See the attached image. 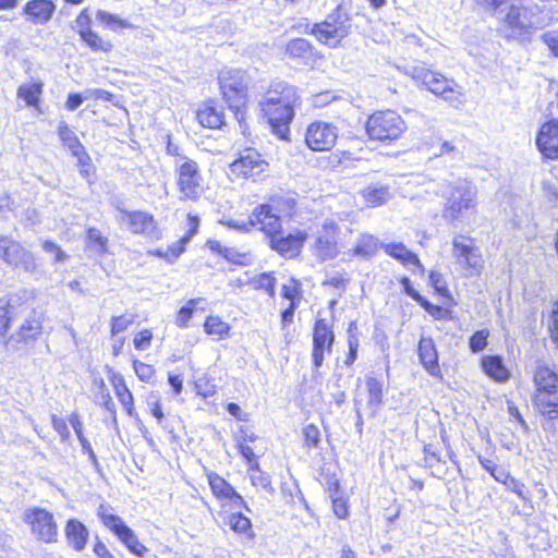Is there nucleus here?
Returning a JSON list of instances; mask_svg holds the SVG:
<instances>
[{
    "label": "nucleus",
    "instance_id": "f257e3e1",
    "mask_svg": "<svg viewBox=\"0 0 558 558\" xmlns=\"http://www.w3.org/2000/svg\"><path fill=\"white\" fill-rule=\"evenodd\" d=\"M298 101L295 88L284 82L271 83L258 100L263 117L281 140L288 138L289 125L294 118V107Z\"/></svg>",
    "mask_w": 558,
    "mask_h": 558
},
{
    "label": "nucleus",
    "instance_id": "f03ea898",
    "mask_svg": "<svg viewBox=\"0 0 558 558\" xmlns=\"http://www.w3.org/2000/svg\"><path fill=\"white\" fill-rule=\"evenodd\" d=\"M446 202L444 204V217L448 221L463 222L469 216L474 215L477 208V189L463 179L458 180L444 194Z\"/></svg>",
    "mask_w": 558,
    "mask_h": 558
},
{
    "label": "nucleus",
    "instance_id": "7ed1b4c3",
    "mask_svg": "<svg viewBox=\"0 0 558 558\" xmlns=\"http://www.w3.org/2000/svg\"><path fill=\"white\" fill-rule=\"evenodd\" d=\"M407 74L417 84L425 86L434 95L441 97L450 106L459 108L464 104V93L460 85L441 73L424 66H412Z\"/></svg>",
    "mask_w": 558,
    "mask_h": 558
},
{
    "label": "nucleus",
    "instance_id": "20e7f679",
    "mask_svg": "<svg viewBox=\"0 0 558 558\" xmlns=\"http://www.w3.org/2000/svg\"><path fill=\"white\" fill-rule=\"evenodd\" d=\"M250 82L248 74L240 69H225L219 74V84L223 99L230 109L234 110L238 119H240V116L243 118L241 109L247 102Z\"/></svg>",
    "mask_w": 558,
    "mask_h": 558
},
{
    "label": "nucleus",
    "instance_id": "39448f33",
    "mask_svg": "<svg viewBox=\"0 0 558 558\" xmlns=\"http://www.w3.org/2000/svg\"><path fill=\"white\" fill-rule=\"evenodd\" d=\"M408 126L393 110L376 111L367 120L366 132L371 140L391 143L399 140Z\"/></svg>",
    "mask_w": 558,
    "mask_h": 558
},
{
    "label": "nucleus",
    "instance_id": "423d86ee",
    "mask_svg": "<svg viewBox=\"0 0 558 558\" xmlns=\"http://www.w3.org/2000/svg\"><path fill=\"white\" fill-rule=\"evenodd\" d=\"M501 20L500 32L511 39H525L532 31L542 26V20L529 8L510 7Z\"/></svg>",
    "mask_w": 558,
    "mask_h": 558
},
{
    "label": "nucleus",
    "instance_id": "0eeeda50",
    "mask_svg": "<svg viewBox=\"0 0 558 558\" xmlns=\"http://www.w3.org/2000/svg\"><path fill=\"white\" fill-rule=\"evenodd\" d=\"M350 32L349 15L340 8L329 14L324 22L316 23L311 29L318 41L330 48H337Z\"/></svg>",
    "mask_w": 558,
    "mask_h": 558
},
{
    "label": "nucleus",
    "instance_id": "6e6552de",
    "mask_svg": "<svg viewBox=\"0 0 558 558\" xmlns=\"http://www.w3.org/2000/svg\"><path fill=\"white\" fill-rule=\"evenodd\" d=\"M177 186L181 201L196 202L204 193L203 178L198 163L193 159H179L177 162Z\"/></svg>",
    "mask_w": 558,
    "mask_h": 558
},
{
    "label": "nucleus",
    "instance_id": "1a4fd4ad",
    "mask_svg": "<svg viewBox=\"0 0 558 558\" xmlns=\"http://www.w3.org/2000/svg\"><path fill=\"white\" fill-rule=\"evenodd\" d=\"M452 256L466 276L480 275L484 267L481 248L476 245L475 239L469 235L456 234L452 238Z\"/></svg>",
    "mask_w": 558,
    "mask_h": 558
},
{
    "label": "nucleus",
    "instance_id": "9d476101",
    "mask_svg": "<svg viewBox=\"0 0 558 558\" xmlns=\"http://www.w3.org/2000/svg\"><path fill=\"white\" fill-rule=\"evenodd\" d=\"M281 203H284L289 208L294 205L292 198H274L270 204L258 205L250 216L251 228L256 227L263 231L268 240L278 233L282 229L279 217V214L283 213V209L280 208Z\"/></svg>",
    "mask_w": 558,
    "mask_h": 558
},
{
    "label": "nucleus",
    "instance_id": "9b49d317",
    "mask_svg": "<svg viewBox=\"0 0 558 558\" xmlns=\"http://www.w3.org/2000/svg\"><path fill=\"white\" fill-rule=\"evenodd\" d=\"M0 259L26 272H34L37 269L34 254L9 236L0 235Z\"/></svg>",
    "mask_w": 558,
    "mask_h": 558
},
{
    "label": "nucleus",
    "instance_id": "f8f14e48",
    "mask_svg": "<svg viewBox=\"0 0 558 558\" xmlns=\"http://www.w3.org/2000/svg\"><path fill=\"white\" fill-rule=\"evenodd\" d=\"M23 520L31 526L33 534L46 543L57 541L58 526L53 514L46 509L32 507L25 509Z\"/></svg>",
    "mask_w": 558,
    "mask_h": 558
},
{
    "label": "nucleus",
    "instance_id": "ddd939ff",
    "mask_svg": "<svg viewBox=\"0 0 558 558\" xmlns=\"http://www.w3.org/2000/svg\"><path fill=\"white\" fill-rule=\"evenodd\" d=\"M338 134V128L332 123L315 121L306 128L305 143L311 150L327 151L335 146Z\"/></svg>",
    "mask_w": 558,
    "mask_h": 558
},
{
    "label": "nucleus",
    "instance_id": "4468645a",
    "mask_svg": "<svg viewBox=\"0 0 558 558\" xmlns=\"http://www.w3.org/2000/svg\"><path fill=\"white\" fill-rule=\"evenodd\" d=\"M268 162L254 148L244 149L230 165V171L239 178L255 179L267 171Z\"/></svg>",
    "mask_w": 558,
    "mask_h": 558
},
{
    "label": "nucleus",
    "instance_id": "2eb2a0df",
    "mask_svg": "<svg viewBox=\"0 0 558 558\" xmlns=\"http://www.w3.org/2000/svg\"><path fill=\"white\" fill-rule=\"evenodd\" d=\"M118 220L126 223L129 230L133 233L143 234L150 239H159L161 236V231L157 226V221L154 216L147 211L120 210Z\"/></svg>",
    "mask_w": 558,
    "mask_h": 558
},
{
    "label": "nucleus",
    "instance_id": "dca6fc26",
    "mask_svg": "<svg viewBox=\"0 0 558 558\" xmlns=\"http://www.w3.org/2000/svg\"><path fill=\"white\" fill-rule=\"evenodd\" d=\"M306 239L307 232L305 230L296 229L284 235L281 229L268 240V244L271 250L281 256L292 258L300 254Z\"/></svg>",
    "mask_w": 558,
    "mask_h": 558
},
{
    "label": "nucleus",
    "instance_id": "f3484780",
    "mask_svg": "<svg viewBox=\"0 0 558 558\" xmlns=\"http://www.w3.org/2000/svg\"><path fill=\"white\" fill-rule=\"evenodd\" d=\"M338 226L332 219H326L322 228L317 231V236L314 244V253L323 260L335 258L338 253V244L336 235Z\"/></svg>",
    "mask_w": 558,
    "mask_h": 558
},
{
    "label": "nucleus",
    "instance_id": "a211bd4d",
    "mask_svg": "<svg viewBox=\"0 0 558 558\" xmlns=\"http://www.w3.org/2000/svg\"><path fill=\"white\" fill-rule=\"evenodd\" d=\"M335 341L331 326L326 319H318L313 331V362L315 367H320L325 352H330Z\"/></svg>",
    "mask_w": 558,
    "mask_h": 558
},
{
    "label": "nucleus",
    "instance_id": "6ab92c4d",
    "mask_svg": "<svg viewBox=\"0 0 558 558\" xmlns=\"http://www.w3.org/2000/svg\"><path fill=\"white\" fill-rule=\"evenodd\" d=\"M536 146L547 159H558V121L545 122L536 136Z\"/></svg>",
    "mask_w": 558,
    "mask_h": 558
},
{
    "label": "nucleus",
    "instance_id": "aec40b11",
    "mask_svg": "<svg viewBox=\"0 0 558 558\" xmlns=\"http://www.w3.org/2000/svg\"><path fill=\"white\" fill-rule=\"evenodd\" d=\"M210 489L215 497L221 501L231 505L234 508H245L246 506L243 497L235 492V489L220 475L211 472L207 475Z\"/></svg>",
    "mask_w": 558,
    "mask_h": 558
},
{
    "label": "nucleus",
    "instance_id": "412c9836",
    "mask_svg": "<svg viewBox=\"0 0 558 558\" xmlns=\"http://www.w3.org/2000/svg\"><path fill=\"white\" fill-rule=\"evenodd\" d=\"M56 11V4L51 0H29L23 8V15L35 25L47 24Z\"/></svg>",
    "mask_w": 558,
    "mask_h": 558
},
{
    "label": "nucleus",
    "instance_id": "4be33fe9",
    "mask_svg": "<svg viewBox=\"0 0 558 558\" xmlns=\"http://www.w3.org/2000/svg\"><path fill=\"white\" fill-rule=\"evenodd\" d=\"M418 356L423 367L430 376H441L438 353L432 338H421L418 342Z\"/></svg>",
    "mask_w": 558,
    "mask_h": 558
},
{
    "label": "nucleus",
    "instance_id": "5701e85b",
    "mask_svg": "<svg viewBox=\"0 0 558 558\" xmlns=\"http://www.w3.org/2000/svg\"><path fill=\"white\" fill-rule=\"evenodd\" d=\"M58 134L63 145L71 151V154L77 158L82 166H86L89 162V156L85 151L84 146L75 135V133L69 128L65 122H61L58 126Z\"/></svg>",
    "mask_w": 558,
    "mask_h": 558
},
{
    "label": "nucleus",
    "instance_id": "b1692460",
    "mask_svg": "<svg viewBox=\"0 0 558 558\" xmlns=\"http://www.w3.org/2000/svg\"><path fill=\"white\" fill-rule=\"evenodd\" d=\"M482 368L488 377L498 383H505L510 377L509 369L505 366L502 359L497 355L483 356Z\"/></svg>",
    "mask_w": 558,
    "mask_h": 558
},
{
    "label": "nucleus",
    "instance_id": "393cba45",
    "mask_svg": "<svg viewBox=\"0 0 558 558\" xmlns=\"http://www.w3.org/2000/svg\"><path fill=\"white\" fill-rule=\"evenodd\" d=\"M378 250V240L372 234H361L356 240L354 246L349 250L345 254L350 257H356L360 259H368Z\"/></svg>",
    "mask_w": 558,
    "mask_h": 558
},
{
    "label": "nucleus",
    "instance_id": "a878e982",
    "mask_svg": "<svg viewBox=\"0 0 558 558\" xmlns=\"http://www.w3.org/2000/svg\"><path fill=\"white\" fill-rule=\"evenodd\" d=\"M534 403L541 413L548 415L550 418H556L555 414L558 413V387L553 390L535 392Z\"/></svg>",
    "mask_w": 558,
    "mask_h": 558
},
{
    "label": "nucleus",
    "instance_id": "bb28decb",
    "mask_svg": "<svg viewBox=\"0 0 558 558\" xmlns=\"http://www.w3.org/2000/svg\"><path fill=\"white\" fill-rule=\"evenodd\" d=\"M97 515L101 520L102 524L114 533L118 538L125 530L129 529L122 518L113 513V509L110 505L101 504L97 509Z\"/></svg>",
    "mask_w": 558,
    "mask_h": 558
},
{
    "label": "nucleus",
    "instance_id": "cd10ccee",
    "mask_svg": "<svg viewBox=\"0 0 558 558\" xmlns=\"http://www.w3.org/2000/svg\"><path fill=\"white\" fill-rule=\"evenodd\" d=\"M65 535L70 545L77 551L85 548L88 531L86 526L78 520H69L65 526Z\"/></svg>",
    "mask_w": 558,
    "mask_h": 558
},
{
    "label": "nucleus",
    "instance_id": "c85d7f7f",
    "mask_svg": "<svg viewBox=\"0 0 558 558\" xmlns=\"http://www.w3.org/2000/svg\"><path fill=\"white\" fill-rule=\"evenodd\" d=\"M111 383L113 385L117 398L119 399L121 404L124 407L126 413L130 416H134L136 413H135V409H134L133 395L130 391V389L128 388L123 376L120 374H114L111 378Z\"/></svg>",
    "mask_w": 558,
    "mask_h": 558
},
{
    "label": "nucleus",
    "instance_id": "c756f323",
    "mask_svg": "<svg viewBox=\"0 0 558 558\" xmlns=\"http://www.w3.org/2000/svg\"><path fill=\"white\" fill-rule=\"evenodd\" d=\"M198 123L204 128L218 129L223 124V113L211 104H204L196 112Z\"/></svg>",
    "mask_w": 558,
    "mask_h": 558
},
{
    "label": "nucleus",
    "instance_id": "7c9ffc66",
    "mask_svg": "<svg viewBox=\"0 0 558 558\" xmlns=\"http://www.w3.org/2000/svg\"><path fill=\"white\" fill-rule=\"evenodd\" d=\"M286 52L290 58L298 59L306 64L313 56V47L304 38H295L288 43Z\"/></svg>",
    "mask_w": 558,
    "mask_h": 558
},
{
    "label": "nucleus",
    "instance_id": "2f4dec72",
    "mask_svg": "<svg viewBox=\"0 0 558 558\" xmlns=\"http://www.w3.org/2000/svg\"><path fill=\"white\" fill-rule=\"evenodd\" d=\"M533 380L536 386V392L558 388L557 374L553 372L549 367L544 365H539L536 367Z\"/></svg>",
    "mask_w": 558,
    "mask_h": 558
},
{
    "label": "nucleus",
    "instance_id": "473e14b6",
    "mask_svg": "<svg viewBox=\"0 0 558 558\" xmlns=\"http://www.w3.org/2000/svg\"><path fill=\"white\" fill-rule=\"evenodd\" d=\"M361 194L364 202L371 207L381 206L391 197L389 189L378 184L368 185Z\"/></svg>",
    "mask_w": 558,
    "mask_h": 558
},
{
    "label": "nucleus",
    "instance_id": "72a5a7b5",
    "mask_svg": "<svg viewBox=\"0 0 558 558\" xmlns=\"http://www.w3.org/2000/svg\"><path fill=\"white\" fill-rule=\"evenodd\" d=\"M384 250L386 254L400 260L405 266L414 265L418 268L422 267L418 257L409 251L402 243L386 244L384 245Z\"/></svg>",
    "mask_w": 558,
    "mask_h": 558
},
{
    "label": "nucleus",
    "instance_id": "f704fd0d",
    "mask_svg": "<svg viewBox=\"0 0 558 558\" xmlns=\"http://www.w3.org/2000/svg\"><path fill=\"white\" fill-rule=\"evenodd\" d=\"M231 326L219 316L210 315L204 322V331L217 340L228 338Z\"/></svg>",
    "mask_w": 558,
    "mask_h": 558
},
{
    "label": "nucleus",
    "instance_id": "c9c22d12",
    "mask_svg": "<svg viewBox=\"0 0 558 558\" xmlns=\"http://www.w3.org/2000/svg\"><path fill=\"white\" fill-rule=\"evenodd\" d=\"M43 93V83L33 82L21 85L17 89V97L23 99L27 106L38 107L39 98Z\"/></svg>",
    "mask_w": 558,
    "mask_h": 558
},
{
    "label": "nucleus",
    "instance_id": "e433bc0d",
    "mask_svg": "<svg viewBox=\"0 0 558 558\" xmlns=\"http://www.w3.org/2000/svg\"><path fill=\"white\" fill-rule=\"evenodd\" d=\"M205 302L204 299L202 298H195V299H191L189 300L178 312H177V315H175V325L179 327V328H187L189 327V323L191 320V318L193 317V314L196 310V307L201 304Z\"/></svg>",
    "mask_w": 558,
    "mask_h": 558
},
{
    "label": "nucleus",
    "instance_id": "4c0bfd02",
    "mask_svg": "<svg viewBox=\"0 0 558 558\" xmlns=\"http://www.w3.org/2000/svg\"><path fill=\"white\" fill-rule=\"evenodd\" d=\"M119 539L132 554L140 558H144L148 551L147 547L138 541L136 534L130 527L120 535Z\"/></svg>",
    "mask_w": 558,
    "mask_h": 558
},
{
    "label": "nucleus",
    "instance_id": "58836bf2",
    "mask_svg": "<svg viewBox=\"0 0 558 558\" xmlns=\"http://www.w3.org/2000/svg\"><path fill=\"white\" fill-rule=\"evenodd\" d=\"M228 524L235 533L246 534L248 538L253 537L251 520L242 513H231L228 517Z\"/></svg>",
    "mask_w": 558,
    "mask_h": 558
},
{
    "label": "nucleus",
    "instance_id": "ea45409f",
    "mask_svg": "<svg viewBox=\"0 0 558 558\" xmlns=\"http://www.w3.org/2000/svg\"><path fill=\"white\" fill-rule=\"evenodd\" d=\"M96 19L111 31H118L119 28H130L132 26L126 20H123L118 15L102 10L97 11Z\"/></svg>",
    "mask_w": 558,
    "mask_h": 558
},
{
    "label": "nucleus",
    "instance_id": "a19ab883",
    "mask_svg": "<svg viewBox=\"0 0 558 558\" xmlns=\"http://www.w3.org/2000/svg\"><path fill=\"white\" fill-rule=\"evenodd\" d=\"M276 279L271 274L263 272L251 277V286L255 290H265L270 296L275 295Z\"/></svg>",
    "mask_w": 558,
    "mask_h": 558
},
{
    "label": "nucleus",
    "instance_id": "79ce46f5",
    "mask_svg": "<svg viewBox=\"0 0 558 558\" xmlns=\"http://www.w3.org/2000/svg\"><path fill=\"white\" fill-rule=\"evenodd\" d=\"M108 239L96 228H89L87 231V246L97 253H104L107 250Z\"/></svg>",
    "mask_w": 558,
    "mask_h": 558
},
{
    "label": "nucleus",
    "instance_id": "37998d69",
    "mask_svg": "<svg viewBox=\"0 0 558 558\" xmlns=\"http://www.w3.org/2000/svg\"><path fill=\"white\" fill-rule=\"evenodd\" d=\"M81 39L93 50L96 51H110L112 48V45L108 40H104L98 34L94 33L93 31L88 32L87 34L83 35Z\"/></svg>",
    "mask_w": 558,
    "mask_h": 558
},
{
    "label": "nucleus",
    "instance_id": "c03bdc74",
    "mask_svg": "<svg viewBox=\"0 0 558 558\" xmlns=\"http://www.w3.org/2000/svg\"><path fill=\"white\" fill-rule=\"evenodd\" d=\"M92 16L88 9H84L77 15L73 23V29L78 33L80 37L90 32Z\"/></svg>",
    "mask_w": 558,
    "mask_h": 558
},
{
    "label": "nucleus",
    "instance_id": "a18cd8bd",
    "mask_svg": "<svg viewBox=\"0 0 558 558\" xmlns=\"http://www.w3.org/2000/svg\"><path fill=\"white\" fill-rule=\"evenodd\" d=\"M481 465L490 473V475L500 483L507 484L509 473L502 468L496 465L492 460L480 458Z\"/></svg>",
    "mask_w": 558,
    "mask_h": 558
},
{
    "label": "nucleus",
    "instance_id": "49530a36",
    "mask_svg": "<svg viewBox=\"0 0 558 558\" xmlns=\"http://www.w3.org/2000/svg\"><path fill=\"white\" fill-rule=\"evenodd\" d=\"M366 387L369 396V403L378 405L381 403L383 397V385L374 377H369L366 380Z\"/></svg>",
    "mask_w": 558,
    "mask_h": 558
},
{
    "label": "nucleus",
    "instance_id": "de8ad7c7",
    "mask_svg": "<svg viewBox=\"0 0 558 558\" xmlns=\"http://www.w3.org/2000/svg\"><path fill=\"white\" fill-rule=\"evenodd\" d=\"M425 457L424 462L427 468L432 470L433 474L440 472V463L441 459L433 445L425 446L424 448Z\"/></svg>",
    "mask_w": 558,
    "mask_h": 558
},
{
    "label": "nucleus",
    "instance_id": "09e8293b",
    "mask_svg": "<svg viewBox=\"0 0 558 558\" xmlns=\"http://www.w3.org/2000/svg\"><path fill=\"white\" fill-rule=\"evenodd\" d=\"M134 323L133 315L123 314L111 319V335L117 336L125 331Z\"/></svg>",
    "mask_w": 558,
    "mask_h": 558
},
{
    "label": "nucleus",
    "instance_id": "8fccbe9b",
    "mask_svg": "<svg viewBox=\"0 0 558 558\" xmlns=\"http://www.w3.org/2000/svg\"><path fill=\"white\" fill-rule=\"evenodd\" d=\"M489 336V331L487 329H482L476 331L470 338V349L472 352L477 353L483 351L487 345V338Z\"/></svg>",
    "mask_w": 558,
    "mask_h": 558
},
{
    "label": "nucleus",
    "instance_id": "3c124183",
    "mask_svg": "<svg viewBox=\"0 0 558 558\" xmlns=\"http://www.w3.org/2000/svg\"><path fill=\"white\" fill-rule=\"evenodd\" d=\"M41 247L46 253L53 256L56 263H63L69 258L68 254L52 241L44 240L41 242Z\"/></svg>",
    "mask_w": 558,
    "mask_h": 558
},
{
    "label": "nucleus",
    "instance_id": "603ef678",
    "mask_svg": "<svg viewBox=\"0 0 558 558\" xmlns=\"http://www.w3.org/2000/svg\"><path fill=\"white\" fill-rule=\"evenodd\" d=\"M356 326L354 323H351L350 326H349V338H348V344H349V354L347 356V360H345V364H352L355 359H356V355H357V349H359V339L353 333V329H355Z\"/></svg>",
    "mask_w": 558,
    "mask_h": 558
},
{
    "label": "nucleus",
    "instance_id": "864d4df0",
    "mask_svg": "<svg viewBox=\"0 0 558 558\" xmlns=\"http://www.w3.org/2000/svg\"><path fill=\"white\" fill-rule=\"evenodd\" d=\"M304 441L308 447H317L320 441V432L314 424L303 428Z\"/></svg>",
    "mask_w": 558,
    "mask_h": 558
},
{
    "label": "nucleus",
    "instance_id": "5fc2aeb1",
    "mask_svg": "<svg viewBox=\"0 0 558 558\" xmlns=\"http://www.w3.org/2000/svg\"><path fill=\"white\" fill-rule=\"evenodd\" d=\"M133 367H134V371L137 375V377L142 380V381H150L155 375V371L151 365H148V364H145L143 362H140V361H134L133 362Z\"/></svg>",
    "mask_w": 558,
    "mask_h": 558
},
{
    "label": "nucleus",
    "instance_id": "6e6d98bb",
    "mask_svg": "<svg viewBox=\"0 0 558 558\" xmlns=\"http://www.w3.org/2000/svg\"><path fill=\"white\" fill-rule=\"evenodd\" d=\"M85 99L102 100L108 102H114V95L108 90L101 88H87L84 90Z\"/></svg>",
    "mask_w": 558,
    "mask_h": 558
},
{
    "label": "nucleus",
    "instance_id": "4d7b16f0",
    "mask_svg": "<svg viewBox=\"0 0 558 558\" xmlns=\"http://www.w3.org/2000/svg\"><path fill=\"white\" fill-rule=\"evenodd\" d=\"M153 332L149 329H143L134 336V347L137 350H147L151 344Z\"/></svg>",
    "mask_w": 558,
    "mask_h": 558
},
{
    "label": "nucleus",
    "instance_id": "13d9d810",
    "mask_svg": "<svg viewBox=\"0 0 558 558\" xmlns=\"http://www.w3.org/2000/svg\"><path fill=\"white\" fill-rule=\"evenodd\" d=\"M256 471H257L256 473L251 475L252 484L256 487H262L263 489H265L267 492H274L270 477L267 474L262 473L258 470V468L256 469Z\"/></svg>",
    "mask_w": 558,
    "mask_h": 558
},
{
    "label": "nucleus",
    "instance_id": "bf43d9fd",
    "mask_svg": "<svg viewBox=\"0 0 558 558\" xmlns=\"http://www.w3.org/2000/svg\"><path fill=\"white\" fill-rule=\"evenodd\" d=\"M51 424L53 429L59 434L62 441L70 439V430L68 428L66 422L63 418L53 414L51 416Z\"/></svg>",
    "mask_w": 558,
    "mask_h": 558
},
{
    "label": "nucleus",
    "instance_id": "052dcab7",
    "mask_svg": "<svg viewBox=\"0 0 558 558\" xmlns=\"http://www.w3.org/2000/svg\"><path fill=\"white\" fill-rule=\"evenodd\" d=\"M430 284L440 295L447 296L449 291L446 286V281L442 278V275L438 271H432L429 275Z\"/></svg>",
    "mask_w": 558,
    "mask_h": 558
},
{
    "label": "nucleus",
    "instance_id": "680f3d73",
    "mask_svg": "<svg viewBox=\"0 0 558 558\" xmlns=\"http://www.w3.org/2000/svg\"><path fill=\"white\" fill-rule=\"evenodd\" d=\"M167 138H168L167 147H166L167 154L174 158V160H173L174 167H177V162L181 158L182 159H191L190 157H187L183 154V149L178 144H175L171 141V136L169 134L167 135Z\"/></svg>",
    "mask_w": 558,
    "mask_h": 558
},
{
    "label": "nucleus",
    "instance_id": "e2e57ef3",
    "mask_svg": "<svg viewBox=\"0 0 558 558\" xmlns=\"http://www.w3.org/2000/svg\"><path fill=\"white\" fill-rule=\"evenodd\" d=\"M189 241H183V236L168 246L167 252L169 253L168 263H173L179 256L185 251V244Z\"/></svg>",
    "mask_w": 558,
    "mask_h": 558
},
{
    "label": "nucleus",
    "instance_id": "0e129e2a",
    "mask_svg": "<svg viewBox=\"0 0 558 558\" xmlns=\"http://www.w3.org/2000/svg\"><path fill=\"white\" fill-rule=\"evenodd\" d=\"M10 319L9 303L0 300V335H3L7 331Z\"/></svg>",
    "mask_w": 558,
    "mask_h": 558
},
{
    "label": "nucleus",
    "instance_id": "69168bd1",
    "mask_svg": "<svg viewBox=\"0 0 558 558\" xmlns=\"http://www.w3.org/2000/svg\"><path fill=\"white\" fill-rule=\"evenodd\" d=\"M433 155L435 157L446 155H451L452 157H456L457 155H459V151L452 142L444 141L439 144V148L436 151H434Z\"/></svg>",
    "mask_w": 558,
    "mask_h": 558
},
{
    "label": "nucleus",
    "instance_id": "338daca9",
    "mask_svg": "<svg viewBox=\"0 0 558 558\" xmlns=\"http://www.w3.org/2000/svg\"><path fill=\"white\" fill-rule=\"evenodd\" d=\"M195 386H196L197 392L205 398L211 397L216 392L215 386L209 385L208 380L206 378L197 379Z\"/></svg>",
    "mask_w": 558,
    "mask_h": 558
},
{
    "label": "nucleus",
    "instance_id": "774afa93",
    "mask_svg": "<svg viewBox=\"0 0 558 558\" xmlns=\"http://www.w3.org/2000/svg\"><path fill=\"white\" fill-rule=\"evenodd\" d=\"M542 189L545 197L549 203H556L558 199V190L557 186L548 181H544L542 183Z\"/></svg>",
    "mask_w": 558,
    "mask_h": 558
}]
</instances>
